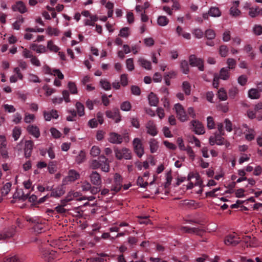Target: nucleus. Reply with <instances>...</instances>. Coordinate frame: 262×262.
<instances>
[{
  "label": "nucleus",
  "instance_id": "obj_1",
  "mask_svg": "<svg viewBox=\"0 0 262 262\" xmlns=\"http://www.w3.org/2000/svg\"><path fill=\"white\" fill-rule=\"evenodd\" d=\"M91 167L93 169L100 168L104 172H108L110 170L108 159L104 156H100L97 160H92Z\"/></svg>",
  "mask_w": 262,
  "mask_h": 262
},
{
  "label": "nucleus",
  "instance_id": "obj_2",
  "mask_svg": "<svg viewBox=\"0 0 262 262\" xmlns=\"http://www.w3.org/2000/svg\"><path fill=\"white\" fill-rule=\"evenodd\" d=\"M26 220L27 222L33 224V229L36 233H40L45 231V225L41 220L37 217H31L27 216Z\"/></svg>",
  "mask_w": 262,
  "mask_h": 262
},
{
  "label": "nucleus",
  "instance_id": "obj_3",
  "mask_svg": "<svg viewBox=\"0 0 262 262\" xmlns=\"http://www.w3.org/2000/svg\"><path fill=\"white\" fill-rule=\"evenodd\" d=\"M114 151L116 157L118 160H121L123 158L129 160L132 158L131 151L127 148L123 147L122 149L115 148Z\"/></svg>",
  "mask_w": 262,
  "mask_h": 262
},
{
  "label": "nucleus",
  "instance_id": "obj_4",
  "mask_svg": "<svg viewBox=\"0 0 262 262\" xmlns=\"http://www.w3.org/2000/svg\"><path fill=\"white\" fill-rule=\"evenodd\" d=\"M134 150L139 158H141L144 154V147L140 139L136 138L133 142Z\"/></svg>",
  "mask_w": 262,
  "mask_h": 262
},
{
  "label": "nucleus",
  "instance_id": "obj_5",
  "mask_svg": "<svg viewBox=\"0 0 262 262\" xmlns=\"http://www.w3.org/2000/svg\"><path fill=\"white\" fill-rule=\"evenodd\" d=\"M189 62L191 67H197L200 71H204V61L203 59L198 58L195 55L193 54L189 56Z\"/></svg>",
  "mask_w": 262,
  "mask_h": 262
},
{
  "label": "nucleus",
  "instance_id": "obj_6",
  "mask_svg": "<svg viewBox=\"0 0 262 262\" xmlns=\"http://www.w3.org/2000/svg\"><path fill=\"white\" fill-rule=\"evenodd\" d=\"M122 185V178L121 176L118 173H115L114 175V184L112 185L111 190L113 191L112 193L113 194L118 192L120 191Z\"/></svg>",
  "mask_w": 262,
  "mask_h": 262
},
{
  "label": "nucleus",
  "instance_id": "obj_7",
  "mask_svg": "<svg viewBox=\"0 0 262 262\" xmlns=\"http://www.w3.org/2000/svg\"><path fill=\"white\" fill-rule=\"evenodd\" d=\"M240 242L239 237L235 233L229 234L225 238L224 243L226 245L234 246L237 245Z\"/></svg>",
  "mask_w": 262,
  "mask_h": 262
},
{
  "label": "nucleus",
  "instance_id": "obj_8",
  "mask_svg": "<svg viewBox=\"0 0 262 262\" xmlns=\"http://www.w3.org/2000/svg\"><path fill=\"white\" fill-rule=\"evenodd\" d=\"M68 211V210L63 207V205H58L55 207L53 209H48L47 212L48 215H51L52 216H55L56 217H59L58 214H64Z\"/></svg>",
  "mask_w": 262,
  "mask_h": 262
},
{
  "label": "nucleus",
  "instance_id": "obj_9",
  "mask_svg": "<svg viewBox=\"0 0 262 262\" xmlns=\"http://www.w3.org/2000/svg\"><path fill=\"white\" fill-rule=\"evenodd\" d=\"M174 109L176 110L178 119L182 122L187 120V115L183 107L180 103H177L174 105Z\"/></svg>",
  "mask_w": 262,
  "mask_h": 262
},
{
  "label": "nucleus",
  "instance_id": "obj_10",
  "mask_svg": "<svg viewBox=\"0 0 262 262\" xmlns=\"http://www.w3.org/2000/svg\"><path fill=\"white\" fill-rule=\"evenodd\" d=\"M180 230L182 233H194L199 236H202L205 232V231L202 229L186 226L181 227Z\"/></svg>",
  "mask_w": 262,
  "mask_h": 262
},
{
  "label": "nucleus",
  "instance_id": "obj_11",
  "mask_svg": "<svg viewBox=\"0 0 262 262\" xmlns=\"http://www.w3.org/2000/svg\"><path fill=\"white\" fill-rule=\"evenodd\" d=\"M193 126L194 131L196 134L202 135L205 133L204 127L200 121L197 120H192L191 122Z\"/></svg>",
  "mask_w": 262,
  "mask_h": 262
},
{
  "label": "nucleus",
  "instance_id": "obj_12",
  "mask_svg": "<svg viewBox=\"0 0 262 262\" xmlns=\"http://www.w3.org/2000/svg\"><path fill=\"white\" fill-rule=\"evenodd\" d=\"M91 183L96 186H99L101 184V178L100 174L96 171H92L90 174Z\"/></svg>",
  "mask_w": 262,
  "mask_h": 262
},
{
  "label": "nucleus",
  "instance_id": "obj_13",
  "mask_svg": "<svg viewBox=\"0 0 262 262\" xmlns=\"http://www.w3.org/2000/svg\"><path fill=\"white\" fill-rule=\"evenodd\" d=\"M16 232V227L12 226L6 229L3 234H0V240L12 237Z\"/></svg>",
  "mask_w": 262,
  "mask_h": 262
},
{
  "label": "nucleus",
  "instance_id": "obj_14",
  "mask_svg": "<svg viewBox=\"0 0 262 262\" xmlns=\"http://www.w3.org/2000/svg\"><path fill=\"white\" fill-rule=\"evenodd\" d=\"M109 141L113 144H119L122 142V137L116 133L110 134Z\"/></svg>",
  "mask_w": 262,
  "mask_h": 262
},
{
  "label": "nucleus",
  "instance_id": "obj_15",
  "mask_svg": "<svg viewBox=\"0 0 262 262\" xmlns=\"http://www.w3.org/2000/svg\"><path fill=\"white\" fill-rule=\"evenodd\" d=\"M13 11H18L20 13H24L27 11V8L24 3L21 1H18L12 6Z\"/></svg>",
  "mask_w": 262,
  "mask_h": 262
},
{
  "label": "nucleus",
  "instance_id": "obj_16",
  "mask_svg": "<svg viewBox=\"0 0 262 262\" xmlns=\"http://www.w3.org/2000/svg\"><path fill=\"white\" fill-rule=\"evenodd\" d=\"M33 146L34 144L33 141L31 140L26 141L24 148L25 156L26 158H29L31 156Z\"/></svg>",
  "mask_w": 262,
  "mask_h": 262
},
{
  "label": "nucleus",
  "instance_id": "obj_17",
  "mask_svg": "<svg viewBox=\"0 0 262 262\" xmlns=\"http://www.w3.org/2000/svg\"><path fill=\"white\" fill-rule=\"evenodd\" d=\"M64 193L65 190L63 189L62 187L59 186L52 190L50 196L58 198L63 195Z\"/></svg>",
  "mask_w": 262,
  "mask_h": 262
},
{
  "label": "nucleus",
  "instance_id": "obj_18",
  "mask_svg": "<svg viewBox=\"0 0 262 262\" xmlns=\"http://www.w3.org/2000/svg\"><path fill=\"white\" fill-rule=\"evenodd\" d=\"M147 132L152 136H155L157 134V128L156 125L151 121H149L147 125Z\"/></svg>",
  "mask_w": 262,
  "mask_h": 262
},
{
  "label": "nucleus",
  "instance_id": "obj_19",
  "mask_svg": "<svg viewBox=\"0 0 262 262\" xmlns=\"http://www.w3.org/2000/svg\"><path fill=\"white\" fill-rule=\"evenodd\" d=\"M28 198V193L25 194L21 189L16 190V192L13 194L14 199H18L25 201Z\"/></svg>",
  "mask_w": 262,
  "mask_h": 262
},
{
  "label": "nucleus",
  "instance_id": "obj_20",
  "mask_svg": "<svg viewBox=\"0 0 262 262\" xmlns=\"http://www.w3.org/2000/svg\"><path fill=\"white\" fill-rule=\"evenodd\" d=\"M27 130L29 134L37 138L40 136V132L39 128L34 125H29L27 127Z\"/></svg>",
  "mask_w": 262,
  "mask_h": 262
},
{
  "label": "nucleus",
  "instance_id": "obj_21",
  "mask_svg": "<svg viewBox=\"0 0 262 262\" xmlns=\"http://www.w3.org/2000/svg\"><path fill=\"white\" fill-rule=\"evenodd\" d=\"M149 104L150 106H156L159 103V99L157 95L154 93L151 92L148 97Z\"/></svg>",
  "mask_w": 262,
  "mask_h": 262
},
{
  "label": "nucleus",
  "instance_id": "obj_22",
  "mask_svg": "<svg viewBox=\"0 0 262 262\" xmlns=\"http://www.w3.org/2000/svg\"><path fill=\"white\" fill-rule=\"evenodd\" d=\"M138 62L140 66L146 70H149L151 69V62L144 58H139L138 59Z\"/></svg>",
  "mask_w": 262,
  "mask_h": 262
},
{
  "label": "nucleus",
  "instance_id": "obj_23",
  "mask_svg": "<svg viewBox=\"0 0 262 262\" xmlns=\"http://www.w3.org/2000/svg\"><path fill=\"white\" fill-rule=\"evenodd\" d=\"M79 178V174L75 170L71 169L69 171L68 176L66 178L68 181L74 182Z\"/></svg>",
  "mask_w": 262,
  "mask_h": 262
},
{
  "label": "nucleus",
  "instance_id": "obj_24",
  "mask_svg": "<svg viewBox=\"0 0 262 262\" xmlns=\"http://www.w3.org/2000/svg\"><path fill=\"white\" fill-rule=\"evenodd\" d=\"M248 96L252 99H257L260 98V94L256 89H251L248 92Z\"/></svg>",
  "mask_w": 262,
  "mask_h": 262
},
{
  "label": "nucleus",
  "instance_id": "obj_25",
  "mask_svg": "<svg viewBox=\"0 0 262 262\" xmlns=\"http://www.w3.org/2000/svg\"><path fill=\"white\" fill-rule=\"evenodd\" d=\"M180 68L184 74H188L189 72V67L188 61L186 60H182L180 63Z\"/></svg>",
  "mask_w": 262,
  "mask_h": 262
},
{
  "label": "nucleus",
  "instance_id": "obj_26",
  "mask_svg": "<svg viewBox=\"0 0 262 262\" xmlns=\"http://www.w3.org/2000/svg\"><path fill=\"white\" fill-rule=\"evenodd\" d=\"M246 131L248 132L247 133H244L246 139L249 141L253 140L255 136L254 130L252 128H248V130H246Z\"/></svg>",
  "mask_w": 262,
  "mask_h": 262
},
{
  "label": "nucleus",
  "instance_id": "obj_27",
  "mask_svg": "<svg viewBox=\"0 0 262 262\" xmlns=\"http://www.w3.org/2000/svg\"><path fill=\"white\" fill-rule=\"evenodd\" d=\"M208 14L210 16L212 17H219L221 16V12L219 8L211 7L208 11Z\"/></svg>",
  "mask_w": 262,
  "mask_h": 262
},
{
  "label": "nucleus",
  "instance_id": "obj_28",
  "mask_svg": "<svg viewBox=\"0 0 262 262\" xmlns=\"http://www.w3.org/2000/svg\"><path fill=\"white\" fill-rule=\"evenodd\" d=\"M12 186V183L11 182H7L3 186L1 189V193L3 196L7 195L10 190Z\"/></svg>",
  "mask_w": 262,
  "mask_h": 262
},
{
  "label": "nucleus",
  "instance_id": "obj_29",
  "mask_svg": "<svg viewBox=\"0 0 262 262\" xmlns=\"http://www.w3.org/2000/svg\"><path fill=\"white\" fill-rule=\"evenodd\" d=\"M229 70L227 68H223L221 69L220 73V77L223 80H227L229 77Z\"/></svg>",
  "mask_w": 262,
  "mask_h": 262
},
{
  "label": "nucleus",
  "instance_id": "obj_30",
  "mask_svg": "<svg viewBox=\"0 0 262 262\" xmlns=\"http://www.w3.org/2000/svg\"><path fill=\"white\" fill-rule=\"evenodd\" d=\"M76 108L79 116L82 117L84 115V107L81 103L77 102L76 103Z\"/></svg>",
  "mask_w": 262,
  "mask_h": 262
},
{
  "label": "nucleus",
  "instance_id": "obj_31",
  "mask_svg": "<svg viewBox=\"0 0 262 262\" xmlns=\"http://www.w3.org/2000/svg\"><path fill=\"white\" fill-rule=\"evenodd\" d=\"M3 262H22V259L17 255H13L5 257L3 260Z\"/></svg>",
  "mask_w": 262,
  "mask_h": 262
},
{
  "label": "nucleus",
  "instance_id": "obj_32",
  "mask_svg": "<svg viewBox=\"0 0 262 262\" xmlns=\"http://www.w3.org/2000/svg\"><path fill=\"white\" fill-rule=\"evenodd\" d=\"M228 48L225 45H221L219 48V54L222 57H226L228 55Z\"/></svg>",
  "mask_w": 262,
  "mask_h": 262
},
{
  "label": "nucleus",
  "instance_id": "obj_33",
  "mask_svg": "<svg viewBox=\"0 0 262 262\" xmlns=\"http://www.w3.org/2000/svg\"><path fill=\"white\" fill-rule=\"evenodd\" d=\"M182 89L186 95H189L191 93V85L187 81H184L182 83Z\"/></svg>",
  "mask_w": 262,
  "mask_h": 262
},
{
  "label": "nucleus",
  "instance_id": "obj_34",
  "mask_svg": "<svg viewBox=\"0 0 262 262\" xmlns=\"http://www.w3.org/2000/svg\"><path fill=\"white\" fill-rule=\"evenodd\" d=\"M150 150L151 153H155L158 149V145L157 141L155 139L150 140L149 142Z\"/></svg>",
  "mask_w": 262,
  "mask_h": 262
},
{
  "label": "nucleus",
  "instance_id": "obj_35",
  "mask_svg": "<svg viewBox=\"0 0 262 262\" xmlns=\"http://www.w3.org/2000/svg\"><path fill=\"white\" fill-rule=\"evenodd\" d=\"M157 22L159 25L165 26L168 24L169 19L165 16H160L158 18Z\"/></svg>",
  "mask_w": 262,
  "mask_h": 262
},
{
  "label": "nucleus",
  "instance_id": "obj_36",
  "mask_svg": "<svg viewBox=\"0 0 262 262\" xmlns=\"http://www.w3.org/2000/svg\"><path fill=\"white\" fill-rule=\"evenodd\" d=\"M217 97L220 100L224 101L227 99V95L225 90L223 88L220 89L217 93Z\"/></svg>",
  "mask_w": 262,
  "mask_h": 262
},
{
  "label": "nucleus",
  "instance_id": "obj_37",
  "mask_svg": "<svg viewBox=\"0 0 262 262\" xmlns=\"http://www.w3.org/2000/svg\"><path fill=\"white\" fill-rule=\"evenodd\" d=\"M205 37L209 40L213 39L215 37V33L214 31L210 29H208L206 30L205 32Z\"/></svg>",
  "mask_w": 262,
  "mask_h": 262
},
{
  "label": "nucleus",
  "instance_id": "obj_38",
  "mask_svg": "<svg viewBox=\"0 0 262 262\" xmlns=\"http://www.w3.org/2000/svg\"><path fill=\"white\" fill-rule=\"evenodd\" d=\"M21 134V129L18 127H15L13 129L12 137L14 141H17Z\"/></svg>",
  "mask_w": 262,
  "mask_h": 262
},
{
  "label": "nucleus",
  "instance_id": "obj_39",
  "mask_svg": "<svg viewBox=\"0 0 262 262\" xmlns=\"http://www.w3.org/2000/svg\"><path fill=\"white\" fill-rule=\"evenodd\" d=\"M47 48L50 51L54 52H57L59 50V47L55 45L52 40L48 41L47 43Z\"/></svg>",
  "mask_w": 262,
  "mask_h": 262
},
{
  "label": "nucleus",
  "instance_id": "obj_40",
  "mask_svg": "<svg viewBox=\"0 0 262 262\" xmlns=\"http://www.w3.org/2000/svg\"><path fill=\"white\" fill-rule=\"evenodd\" d=\"M132 105L129 101H126L123 102L120 106L121 110L123 111H129L130 110Z\"/></svg>",
  "mask_w": 262,
  "mask_h": 262
},
{
  "label": "nucleus",
  "instance_id": "obj_41",
  "mask_svg": "<svg viewBox=\"0 0 262 262\" xmlns=\"http://www.w3.org/2000/svg\"><path fill=\"white\" fill-rule=\"evenodd\" d=\"M249 15L252 18L258 16V7H250L249 8Z\"/></svg>",
  "mask_w": 262,
  "mask_h": 262
},
{
  "label": "nucleus",
  "instance_id": "obj_42",
  "mask_svg": "<svg viewBox=\"0 0 262 262\" xmlns=\"http://www.w3.org/2000/svg\"><path fill=\"white\" fill-rule=\"evenodd\" d=\"M113 119L115 122L118 123L121 120V116L118 108H115L113 110Z\"/></svg>",
  "mask_w": 262,
  "mask_h": 262
},
{
  "label": "nucleus",
  "instance_id": "obj_43",
  "mask_svg": "<svg viewBox=\"0 0 262 262\" xmlns=\"http://www.w3.org/2000/svg\"><path fill=\"white\" fill-rule=\"evenodd\" d=\"M68 113L70 114V115L67 117V120L68 121H75V118L77 116L76 112L74 110H71L68 111Z\"/></svg>",
  "mask_w": 262,
  "mask_h": 262
},
{
  "label": "nucleus",
  "instance_id": "obj_44",
  "mask_svg": "<svg viewBox=\"0 0 262 262\" xmlns=\"http://www.w3.org/2000/svg\"><path fill=\"white\" fill-rule=\"evenodd\" d=\"M68 88L71 94H76L77 93V89L75 83L70 81L68 83Z\"/></svg>",
  "mask_w": 262,
  "mask_h": 262
},
{
  "label": "nucleus",
  "instance_id": "obj_45",
  "mask_svg": "<svg viewBox=\"0 0 262 262\" xmlns=\"http://www.w3.org/2000/svg\"><path fill=\"white\" fill-rule=\"evenodd\" d=\"M238 90L236 87L231 88L229 91V96L231 99H234L238 94Z\"/></svg>",
  "mask_w": 262,
  "mask_h": 262
},
{
  "label": "nucleus",
  "instance_id": "obj_46",
  "mask_svg": "<svg viewBox=\"0 0 262 262\" xmlns=\"http://www.w3.org/2000/svg\"><path fill=\"white\" fill-rule=\"evenodd\" d=\"M126 68L128 71H132L134 70V64L133 58H128L126 60Z\"/></svg>",
  "mask_w": 262,
  "mask_h": 262
},
{
  "label": "nucleus",
  "instance_id": "obj_47",
  "mask_svg": "<svg viewBox=\"0 0 262 262\" xmlns=\"http://www.w3.org/2000/svg\"><path fill=\"white\" fill-rule=\"evenodd\" d=\"M222 135L220 134H216L215 137L216 140V144L219 145H222L225 144V139L224 138L222 137Z\"/></svg>",
  "mask_w": 262,
  "mask_h": 262
},
{
  "label": "nucleus",
  "instance_id": "obj_48",
  "mask_svg": "<svg viewBox=\"0 0 262 262\" xmlns=\"http://www.w3.org/2000/svg\"><path fill=\"white\" fill-rule=\"evenodd\" d=\"M85 152L83 151H81L78 156L76 157V161L78 164L81 163L85 160Z\"/></svg>",
  "mask_w": 262,
  "mask_h": 262
},
{
  "label": "nucleus",
  "instance_id": "obj_49",
  "mask_svg": "<svg viewBox=\"0 0 262 262\" xmlns=\"http://www.w3.org/2000/svg\"><path fill=\"white\" fill-rule=\"evenodd\" d=\"M227 63L228 64V69L229 70L230 69H233L235 68L236 62L235 59L233 58H228L227 61Z\"/></svg>",
  "mask_w": 262,
  "mask_h": 262
},
{
  "label": "nucleus",
  "instance_id": "obj_50",
  "mask_svg": "<svg viewBox=\"0 0 262 262\" xmlns=\"http://www.w3.org/2000/svg\"><path fill=\"white\" fill-rule=\"evenodd\" d=\"M230 14L232 16L236 17L240 15L241 13V11L237 8V7L233 6L230 8Z\"/></svg>",
  "mask_w": 262,
  "mask_h": 262
},
{
  "label": "nucleus",
  "instance_id": "obj_51",
  "mask_svg": "<svg viewBox=\"0 0 262 262\" xmlns=\"http://www.w3.org/2000/svg\"><path fill=\"white\" fill-rule=\"evenodd\" d=\"M100 153V149L98 146H93L91 148L90 154L93 157L98 156Z\"/></svg>",
  "mask_w": 262,
  "mask_h": 262
},
{
  "label": "nucleus",
  "instance_id": "obj_52",
  "mask_svg": "<svg viewBox=\"0 0 262 262\" xmlns=\"http://www.w3.org/2000/svg\"><path fill=\"white\" fill-rule=\"evenodd\" d=\"M253 31L254 33L256 35L262 34V26L259 25H255L253 27Z\"/></svg>",
  "mask_w": 262,
  "mask_h": 262
},
{
  "label": "nucleus",
  "instance_id": "obj_53",
  "mask_svg": "<svg viewBox=\"0 0 262 262\" xmlns=\"http://www.w3.org/2000/svg\"><path fill=\"white\" fill-rule=\"evenodd\" d=\"M100 84L102 88L105 90H110L111 88L110 82L106 80H101Z\"/></svg>",
  "mask_w": 262,
  "mask_h": 262
},
{
  "label": "nucleus",
  "instance_id": "obj_54",
  "mask_svg": "<svg viewBox=\"0 0 262 262\" xmlns=\"http://www.w3.org/2000/svg\"><path fill=\"white\" fill-rule=\"evenodd\" d=\"M129 35V28L124 27L120 31L119 35L122 37H127Z\"/></svg>",
  "mask_w": 262,
  "mask_h": 262
},
{
  "label": "nucleus",
  "instance_id": "obj_55",
  "mask_svg": "<svg viewBox=\"0 0 262 262\" xmlns=\"http://www.w3.org/2000/svg\"><path fill=\"white\" fill-rule=\"evenodd\" d=\"M0 152L1 154V156L4 159H7L8 158V153L7 151V150L6 149V144H5L4 146H3L1 149H0Z\"/></svg>",
  "mask_w": 262,
  "mask_h": 262
},
{
  "label": "nucleus",
  "instance_id": "obj_56",
  "mask_svg": "<svg viewBox=\"0 0 262 262\" xmlns=\"http://www.w3.org/2000/svg\"><path fill=\"white\" fill-rule=\"evenodd\" d=\"M207 127L210 129H213L214 127V122L213 120V118L211 116H209L207 118Z\"/></svg>",
  "mask_w": 262,
  "mask_h": 262
},
{
  "label": "nucleus",
  "instance_id": "obj_57",
  "mask_svg": "<svg viewBox=\"0 0 262 262\" xmlns=\"http://www.w3.org/2000/svg\"><path fill=\"white\" fill-rule=\"evenodd\" d=\"M247 82V77L242 75L238 78V83L241 85H245Z\"/></svg>",
  "mask_w": 262,
  "mask_h": 262
},
{
  "label": "nucleus",
  "instance_id": "obj_58",
  "mask_svg": "<svg viewBox=\"0 0 262 262\" xmlns=\"http://www.w3.org/2000/svg\"><path fill=\"white\" fill-rule=\"evenodd\" d=\"M48 34L52 35H54L55 36H58L59 34V31L57 29L52 28L51 27H49L47 30Z\"/></svg>",
  "mask_w": 262,
  "mask_h": 262
},
{
  "label": "nucleus",
  "instance_id": "obj_59",
  "mask_svg": "<svg viewBox=\"0 0 262 262\" xmlns=\"http://www.w3.org/2000/svg\"><path fill=\"white\" fill-rule=\"evenodd\" d=\"M192 33L198 38H201L204 34V32L200 29H194Z\"/></svg>",
  "mask_w": 262,
  "mask_h": 262
},
{
  "label": "nucleus",
  "instance_id": "obj_60",
  "mask_svg": "<svg viewBox=\"0 0 262 262\" xmlns=\"http://www.w3.org/2000/svg\"><path fill=\"white\" fill-rule=\"evenodd\" d=\"M43 89L46 91V94L47 96H50L55 92V90L53 88H50L48 85H45L43 86Z\"/></svg>",
  "mask_w": 262,
  "mask_h": 262
},
{
  "label": "nucleus",
  "instance_id": "obj_61",
  "mask_svg": "<svg viewBox=\"0 0 262 262\" xmlns=\"http://www.w3.org/2000/svg\"><path fill=\"white\" fill-rule=\"evenodd\" d=\"M137 184L141 187L145 188L148 185V183L144 182L143 178L139 177L137 180Z\"/></svg>",
  "mask_w": 262,
  "mask_h": 262
},
{
  "label": "nucleus",
  "instance_id": "obj_62",
  "mask_svg": "<svg viewBox=\"0 0 262 262\" xmlns=\"http://www.w3.org/2000/svg\"><path fill=\"white\" fill-rule=\"evenodd\" d=\"M231 39L230 32L229 30L225 31L223 34V40L225 42H227Z\"/></svg>",
  "mask_w": 262,
  "mask_h": 262
},
{
  "label": "nucleus",
  "instance_id": "obj_63",
  "mask_svg": "<svg viewBox=\"0 0 262 262\" xmlns=\"http://www.w3.org/2000/svg\"><path fill=\"white\" fill-rule=\"evenodd\" d=\"M35 118V116L33 114H29L26 113L25 114V117L24 118V121L26 123H30L32 121H33Z\"/></svg>",
  "mask_w": 262,
  "mask_h": 262
},
{
  "label": "nucleus",
  "instance_id": "obj_64",
  "mask_svg": "<svg viewBox=\"0 0 262 262\" xmlns=\"http://www.w3.org/2000/svg\"><path fill=\"white\" fill-rule=\"evenodd\" d=\"M131 91L133 94L135 95H140L141 91L140 88L136 85H132L131 87Z\"/></svg>",
  "mask_w": 262,
  "mask_h": 262
}]
</instances>
